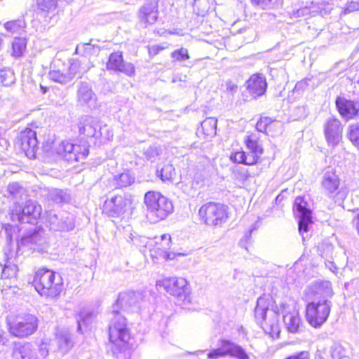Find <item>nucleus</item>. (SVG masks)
I'll return each instance as SVG.
<instances>
[{
    "label": "nucleus",
    "mask_w": 359,
    "mask_h": 359,
    "mask_svg": "<svg viewBox=\"0 0 359 359\" xmlns=\"http://www.w3.org/2000/svg\"><path fill=\"white\" fill-rule=\"evenodd\" d=\"M144 203L147 217L154 223L165 219L173 212L172 201L158 191H147L144 194Z\"/></svg>",
    "instance_id": "obj_1"
},
{
    "label": "nucleus",
    "mask_w": 359,
    "mask_h": 359,
    "mask_svg": "<svg viewBox=\"0 0 359 359\" xmlns=\"http://www.w3.org/2000/svg\"><path fill=\"white\" fill-rule=\"evenodd\" d=\"M79 132L87 137H94L96 135L99 125L96 118L91 116H86L81 121Z\"/></svg>",
    "instance_id": "obj_29"
},
{
    "label": "nucleus",
    "mask_w": 359,
    "mask_h": 359,
    "mask_svg": "<svg viewBox=\"0 0 359 359\" xmlns=\"http://www.w3.org/2000/svg\"><path fill=\"white\" fill-rule=\"evenodd\" d=\"M92 316H93V313H84L81 312L79 314V318L77 319V323H78L77 330L79 332H81V322L82 321L83 323H85L86 320H87L88 318H90Z\"/></svg>",
    "instance_id": "obj_54"
},
{
    "label": "nucleus",
    "mask_w": 359,
    "mask_h": 359,
    "mask_svg": "<svg viewBox=\"0 0 359 359\" xmlns=\"http://www.w3.org/2000/svg\"><path fill=\"white\" fill-rule=\"evenodd\" d=\"M142 297L139 292H127L121 293L117 299L116 304L114 306L117 309L119 306L123 309H129L136 306L142 300Z\"/></svg>",
    "instance_id": "obj_25"
},
{
    "label": "nucleus",
    "mask_w": 359,
    "mask_h": 359,
    "mask_svg": "<svg viewBox=\"0 0 359 359\" xmlns=\"http://www.w3.org/2000/svg\"><path fill=\"white\" fill-rule=\"evenodd\" d=\"M248 153L243 151H236L231 153L230 155V159L233 163H242L248 165H255V163H250L248 161Z\"/></svg>",
    "instance_id": "obj_40"
},
{
    "label": "nucleus",
    "mask_w": 359,
    "mask_h": 359,
    "mask_svg": "<svg viewBox=\"0 0 359 359\" xmlns=\"http://www.w3.org/2000/svg\"><path fill=\"white\" fill-rule=\"evenodd\" d=\"M57 152L67 161L79 162L87 157L88 149L85 145L81 146L69 142H62L58 148Z\"/></svg>",
    "instance_id": "obj_11"
},
{
    "label": "nucleus",
    "mask_w": 359,
    "mask_h": 359,
    "mask_svg": "<svg viewBox=\"0 0 359 359\" xmlns=\"http://www.w3.org/2000/svg\"><path fill=\"white\" fill-rule=\"evenodd\" d=\"M167 292L180 299H185L189 293L187 281L184 278H166L160 282Z\"/></svg>",
    "instance_id": "obj_16"
},
{
    "label": "nucleus",
    "mask_w": 359,
    "mask_h": 359,
    "mask_svg": "<svg viewBox=\"0 0 359 359\" xmlns=\"http://www.w3.org/2000/svg\"><path fill=\"white\" fill-rule=\"evenodd\" d=\"M33 284L37 292L46 297H57L63 290L62 278L60 276L56 278L55 272L46 269L36 272Z\"/></svg>",
    "instance_id": "obj_2"
},
{
    "label": "nucleus",
    "mask_w": 359,
    "mask_h": 359,
    "mask_svg": "<svg viewBox=\"0 0 359 359\" xmlns=\"http://www.w3.org/2000/svg\"><path fill=\"white\" fill-rule=\"evenodd\" d=\"M96 95L92 90L91 85L86 81H81L78 85L76 100L80 105H90L96 101Z\"/></svg>",
    "instance_id": "obj_24"
},
{
    "label": "nucleus",
    "mask_w": 359,
    "mask_h": 359,
    "mask_svg": "<svg viewBox=\"0 0 359 359\" xmlns=\"http://www.w3.org/2000/svg\"><path fill=\"white\" fill-rule=\"evenodd\" d=\"M238 90V86L233 82L229 81L226 82V91L234 94Z\"/></svg>",
    "instance_id": "obj_56"
},
{
    "label": "nucleus",
    "mask_w": 359,
    "mask_h": 359,
    "mask_svg": "<svg viewBox=\"0 0 359 359\" xmlns=\"http://www.w3.org/2000/svg\"><path fill=\"white\" fill-rule=\"evenodd\" d=\"M294 114L297 119H301L306 117L309 111L305 106H299L295 108Z\"/></svg>",
    "instance_id": "obj_53"
},
{
    "label": "nucleus",
    "mask_w": 359,
    "mask_h": 359,
    "mask_svg": "<svg viewBox=\"0 0 359 359\" xmlns=\"http://www.w3.org/2000/svg\"><path fill=\"white\" fill-rule=\"evenodd\" d=\"M69 66L67 69L70 76L74 79L76 76L79 75L81 76L87 70L82 67V61L77 59H71L69 61Z\"/></svg>",
    "instance_id": "obj_35"
},
{
    "label": "nucleus",
    "mask_w": 359,
    "mask_h": 359,
    "mask_svg": "<svg viewBox=\"0 0 359 359\" xmlns=\"http://www.w3.org/2000/svg\"><path fill=\"white\" fill-rule=\"evenodd\" d=\"M148 161H153L160 154V149L156 146H150L144 153Z\"/></svg>",
    "instance_id": "obj_51"
},
{
    "label": "nucleus",
    "mask_w": 359,
    "mask_h": 359,
    "mask_svg": "<svg viewBox=\"0 0 359 359\" xmlns=\"http://www.w3.org/2000/svg\"><path fill=\"white\" fill-rule=\"evenodd\" d=\"M38 8L42 11L50 12L55 10L57 0H36Z\"/></svg>",
    "instance_id": "obj_45"
},
{
    "label": "nucleus",
    "mask_w": 359,
    "mask_h": 359,
    "mask_svg": "<svg viewBox=\"0 0 359 359\" xmlns=\"http://www.w3.org/2000/svg\"><path fill=\"white\" fill-rule=\"evenodd\" d=\"M12 359H38L36 351L29 342H14Z\"/></svg>",
    "instance_id": "obj_23"
},
{
    "label": "nucleus",
    "mask_w": 359,
    "mask_h": 359,
    "mask_svg": "<svg viewBox=\"0 0 359 359\" xmlns=\"http://www.w3.org/2000/svg\"><path fill=\"white\" fill-rule=\"evenodd\" d=\"M59 350L67 353L73 346L71 334L67 332H61L57 337Z\"/></svg>",
    "instance_id": "obj_33"
},
{
    "label": "nucleus",
    "mask_w": 359,
    "mask_h": 359,
    "mask_svg": "<svg viewBox=\"0 0 359 359\" xmlns=\"http://www.w3.org/2000/svg\"><path fill=\"white\" fill-rule=\"evenodd\" d=\"M175 175V168L171 164H167L161 168L159 176L163 182H172Z\"/></svg>",
    "instance_id": "obj_41"
},
{
    "label": "nucleus",
    "mask_w": 359,
    "mask_h": 359,
    "mask_svg": "<svg viewBox=\"0 0 359 359\" xmlns=\"http://www.w3.org/2000/svg\"><path fill=\"white\" fill-rule=\"evenodd\" d=\"M246 84L249 93L255 98L263 95L267 88L266 79L261 74H253Z\"/></svg>",
    "instance_id": "obj_22"
},
{
    "label": "nucleus",
    "mask_w": 359,
    "mask_h": 359,
    "mask_svg": "<svg viewBox=\"0 0 359 359\" xmlns=\"http://www.w3.org/2000/svg\"><path fill=\"white\" fill-rule=\"evenodd\" d=\"M324 351L323 349H317V351L315 354V359H325L324 358Z\"/></svg>",
    "instance_id": "obj_58"
},
{
    "label": "nucleus",
    "mask_w": 359,
    "mask_h": 359,
    "mask_svg": "<svg viewBox=\"0 0 359 359\" xmlns=\"http://www.w3.org/2000/svg\"><path fill=\"white\" fill-rule=\"evenodd\" d=\"M158 15V0H146L137 12L138 20L144 27L155 24Z\"/></svg>",
    "instance_id": "obj_12"
},
{
    "label": "nucleus",
    "mask_w": 359,
    "mask_h": 359,
    "mask_svg": "<svg viewBox=\"0 0 359 359\" xmlns=\"http://www.w3.org/2000/svg\"><path fill=\"white\" fill-rule=\"evenodd\" d=\"M0 145L3 149H7L9 146V142L4 138H0Z\"/></svg>",
    "instance_id": "obj_59"
},
{
    "label": "nucleus",
    "mask_w": 359,
    "mask_h": 359,
    "mask_svg": "<svg viewBox=\"0 0 359 359\" xmlns=\"http://www.w3.org/2000/svg\"><path fill=\"white\" fill-rule=\"evenodd\" d=\"M225 355H230L238 359L249 358L248 354L241 346L229 340H222L220 347L211 351L208 355L209 358H217Z\"/></svg>",
    "instance_id": "obj_14"
},
{
    "label": "nucleus",
    "mask_w": 359,
    "mask_h": 359,
    "mask_svg": "<svg viewBox=\"0 0 359 359\" xmlns=\"http://www.w3.org/2000/svg\"><path fill=\"white\" fill-rule=\"evenodd\" d=\"M270 123V118L261 117L256 124V129L262 133L268 134V127Z\"/></svg>",
    "instance_id": "obj_52"
},
{
    "label": "nucleus",
    "mask_w": 359,
    "mask_h": 359,
    "mask_svg": "<svg viewBox=\"0 0 359 359\" xmlns=\"http://www.w3.org/2000/svg\"><path fill=\"white\" fill-rule=\"evenodd\" d=\"M359 10V3L356 1H351L347 4L345 13H351Z\"/></svg>",
    "instance_id": "obj_55"
},
{
    "label": "nucleus",
    "mask_w": 359,
    "mask_h": 359,
    "mask_svg": "<svg viewBox=\"0 0 359 359\" xmlns=\"http://www.w3.org/2000/svg\"><path fill=\"white\" fill-rule=\"evenodd\" d=\"M344 348L340 345H334L330 350V359H342L344 356Z\"/></svg>",
    "instance_id": "obj_49"
},
{
    "label": "nucleus",
    "mask_w": 359,
    "mask_h": 359,
    "mask_svg": "<svg viewBox=\"0 0 359 359\" xmlns=\"http://www.w3.org/2000/svg\"><path fill=\"white\" fill-rule=\"evenodd\" d=\"M343 126L334 116L329 117L324 124V133L330 146L336 147L342 138Z\"/></svg>",
    "instance_id": "obj_17"
},
{
    "label": "nucleus",
    "mask_w": 359,
    "mask_h": 359,
    "mask_svg": "<svg viewBox=\"0 0 359 359\" xmlns=\"http://www.w3.org/2000/svg\"><path fill=\"white\" fill-rule=\"evenodd\" d=\"M335 103L339 113L346 120L351 119L359 114L358 101L348 100L344 97H337Z\"/></svg>",
    "instance_id": "obj_20"
},
{
    "label": "nucleus",
    "mask_w": 359,
    "mask_h": 359,
    "mask_svg": "<svg viewBox=\"0 0 359 359\" xmlns=\"http://www.w3.org/2000/svg\"><path fill=\"white\" fill-rule=\"evenodd\" d=\"M20 140L21 148L26 155L34 156L38 144L36 132L30 128H27L21 133Z\"/></svg>",
    "instance_id": "obj_21"
},
{
    "label": "nucleus",
    "mask_w": 359,
    "mask_h": 359,
    "mask_svg": "<svg viewBox=\"0 0 359 359\" xmlns=\"http://www.w3.org/2000/svg\"><path fill=\"white\" fill-rule=\"evenodd\" d=\"M254 229H255V228L251 229L249 231L248 235H246L247 238H248V237H250L251 236V233H252V232L253 231Z\"/></svg>",
    "instance_id": "obj_62"
},
{
    "label": "nucleus",
    "mask_w": 359,
    "mask_h": 359,
    "mask_svg": "<svg viewBox=\"0 0 359 359\" xmlns=\"http://www.w3.org/2000/svg\"><path fill=\"white\" fill-rule=\"evenodd\" d=\"M27 46L25 38L15 37L12 43L13 56L18 57L22 55Z\"/></svg>",
    "instance_id": "obj_37"
},
{
    "label": "nucleus",
    "mask_w": 359,
    "mask_h": 359,
    "mask_svg": "<svg viewBox=\"0 0 359 359\" xmlns=\"http://www.w3.org/2000/svg\"><path fill=\"white\" fill-rule=\"evenodd\" d=\"M269 305L267 299L262 297L258 298L255 309V318L266 334L274 337L280 333L278 313L273 310L269 309Z\"/></svg>",
    "instance_id": "obj_3"
},
{
    "label": "nucleus",
    "mask_w": 359,
    "mask_h": 359,
    "mask_svg": "<svg viewBox=\"0 0 359 359\" xmlns=\"http://www.w3.org/2000/svg\"><path fill=\"white\" fill-rule=\"evenodd\" d=\"M26 24L23 19L11 20L4 24V28L11 34H21L25 28Z\"/></svg>",
    "instance_id": "obj_34"
},
{
    "label": "nucleus",
    "mask_w": 359,
    "mask_h": 359,
    "mask_svg": "<svg viewBox=\"0 0 359 359\" xmlns=\"http://www.w3.org/2000/svg\"><path fill=\"white\" fill-rule=\"evenodd\" d=\"M112 314L113 317L109 327V338L113 345V352L115 354L126 348L130 339V334L126 318L115 307L113 309Z\"/></svg>",
    "instance_id": "obj_4"
},
{
    "label": "nucleus",
    "mask_w": 359,
    "mask_h": 359,
    "mask_svg": "<svg viewBox=\"0 0 359 359\" xmlns=\"http://www.w3.org/2000/svg\"><path fill=\"white\" fill-rule=\"evenodd\" d=\"M217 120L213 117H209L201 123V128L207 135L216 134Z\"/></svg>",
    "instance_id": "obj_38"
},
{
    "label": "nucleus",
    "mask_w": 359,
    "mask_h": 359,
    "mask_svg": "<svg viewBox=\"0 0 359 359\" xmlns=\"http://www.w3.org/2000/svg\"><path fill=\"white\" fill-rule=\"evenodd\" d=\"M285 328L290 333H297L301 325V319L297 311L289 312L283 316Z\"/></svg>",
    "instance_id": "obj_28"
},
{
    "label": "nucleus",
    "mask_w": 359,
    "mask_h": 359,
    "mask_svg": "<svg viewBox=\"0 0 359 359\" xmlns=\"http://www.w3.org/2000/svg\"><path fill=\"white\" fill-rule=\"evenodd\" d=\"M308 299L318 301L319 299H329L333 294L332 284L328 280H316L306 290Z\"/></svg>",
    "instance_id": "obj_15"
},
{
    "label": "nucleus",
    "mask_w": 359,
    "mask_h": 359,
    "mask_svg": "<svg viewBox=\"0 0 359 359\" xmlns=\"http://www.w3.org/2000/svg\"><path fill=\"white\" fill-rule=\"evenodd\" d=\"M348 136L352 144L359 149V122L349 126Z\"/></svg>",
    "instance_id": "obj_39"
},
{
    "label": "nucleus",
    "mask_w": 359,
    "mask_h": 359,
    "mask_svg": "<svg viewBox=\"0 0 359 359\" xmlns=\"http://www.w3.org/2000/svg\"><path fill=\"white\" fill-rule=\"evenodd\" d=\"M116 185L120 187H126L134 182L135 178L128 172H123L115 177Z\"/></svg>",
    "instance_id": "obj_42"
},
{
    "label": "nucleus",
    "mask_w": 359,
    "mask_h": 359,
    "mask_svg": "<svg viewBox=\"0 0 359 359\" xmlns=\"http://www.w3.org/2000/svg\"><path fill=\"white\" fill-rule=\"evenodd\" d=\"M354 305L358 308L359 310V290L355 293V299L354 300Z\"/></svg>",
    "instance_id": "obj_61"
},
{
    "label": "nucleus",
    "mask_w": 359,
    "mask_h": 359,
    "mask_svg": "<svg viewBox=\"0 0 359 359\" xmlns=\"http://www.w3.org/2000/svg\"><path fill=\"white\" fill-rule=\"evenodd\" d=\"M340 184V179L334 170H325L322 177L321 186L326 195L332 198L338 196L340 199L344 198L345 191H342Z\"/></svg>",
    "instance_id": "obj_10"
},
{
    "label": "nucleus",
    "mask_w": 359,
    "mask_h": 359,
    "mask_svg": "<svg viewBox=\"0 0 359 359\" xmlns=\"http://www.w3.org/2000/svg\"><path fill=\"white\" fill-rule=\"evenodd\" d=\"M49 78L62 85H67L73 81L67 69L61 70H51L49 74Z\"/></svg>",
    "instance_id": "obj_32"
},
{
    "label": "nucleus",
    "mask_w": 359,
    "mask_h": 359,
    "mask_svg": "<svg viewBox=\"0 0 359 359\" xmlns=\"http://www.w3.org/2000/svg\"><path fill=\"white\" fill-rule=\"evenodd\" d=\"M47 222L50 225V229L54 231H69L72 229L71 224H67L66 221L59 218L58 215L53 212L48 213Z\"/></svg>",
    "instance_id": "obj_30"
},
{
    "label": "nucleus",
    "mask_w": 359,
    "mask_h": 359,
    "mask_svg": "<svg viewBox=\"0 0 359 359\" xmlns=\"http://www.w3.org/2000/svg\"><path fill=\"white\" fill-rule=\"evenodd\" d=\"M15 82L14 73L11 69L0 70V83L5 86H11Z\"/></svg>",
    "instance_id": "obj_43"
},
{
    "label": "nucleus",
    "mask_w": 359,
    "mask_h": 359,
    "mask_svg": "<svg viewBox=\"0 0 359 359\" xmlns=\"http://www.w3.org/2000/svg\"><path fill=\"white\" fill-rule=\"evenodd\" d=\"M156 249L163 254V257L166 259H170V253L168 252V250L170 249L172 245L170 235L166 233L163 234L160 238L156 237Z\"/></svg>",
    "instance_id": "obj_31"
},
{
    "label": "nucleus",
    "mask_w": 359,
    "mask_h": 359,
    "mask_svg": "<svg viewBox=\"0 0 359 359\" xmlns=\"http://www.w3.org/2000/svg\"><path fill=\"white\" fill-rule=\"evenodd\" d=\"M41 205L34 201L28 200L24 205L15 203L11 210V219L20 223L36 222L41 214Z\"/></svg>",
    "instance_id": "obj_7"
},
{
    "label": "nucleus",
    "mask_w": 359,
    "mask_h": 359,
    "mask_svg": "<svg viewBox=\"0 0 359 359\" xmlns=\"http://www.w3.org/2000/svg\"><path fill=\"white\" fill-rule=\"evenodd\" d=\"M252 4L262 9L273 8L278 5V0H251Z\"/></svg>",
    "instance_id": "obj_47"
},
{
    "label": "nucleus",
    "mask_w": 359,
    "mask_h": 359,
    "mask_svg": "<svg viewBox=\"0 0 359 359\" xmlns=\"http://www.w3.org/2000/svg\"><path fill=\"white\" fill-rule=\"evenodd\" d=\"M171 57L177 61L184 62L189 59V55L188 50L184 48L174 50L171 53Z\"/></svg>",
    "instance_id": "obj_48"
},
{
    "label": "nucleus",
    "mask_w": 359,
    "mask_h": 359,
    "mask_svg": "<svg viewBox=\"0 0 359 359\" xmlns=\"http://www.w3.org/2000/svg\"><path fill=\"white\" fill-rule=\"evenodd\" d=\"M7 323L9 332L21 339L33 334L38 328V318L29 313L8 318Z\"/></svg>",
    "instance_id": "obj_5"
},
{
    "label": "nucleus",
    "mask_w": 359,
    "mask_h": 359,
    "mask_svg": "<svg viewBox=\"0 0 359 359\" xmlns=\"http://www.w3.org/2000/svg\"><path fill=\"white\" fill-rule=\"evenodd\" d=\"M132 203L130 194H116L109 197L103 205V212L109 217H118L123 215Z\"/></svg>",
    "instance_id": "obj_9"
},
{
    "label": "nucleus",
    "mask_w": 359,
    "mask_h": 359,
    "mask_svg": "<svg viewBox=\"0 0 359 359\" xmlns=\"http://www.w3.org/2000/svg\"><path fill=\"white\" fill-rule=\"evenodd\" d=\"M247 148L250 150L248 153V161L250 163L256 164L264 152V149L257 141V137L255 135H249L245 140Z\"/></svg>",
    "instance_id": "obj_26"
},
{
    "label": "nucleus",
    "mask_w": 359,
    "mask_h": 359,
    "mask_svg": "<svg viewBox=\"0 0 359 359\" xmlns=\"http://www.w3.org/2000/svg\"><path fill=\"white\" fill-rule=\"evenodd\" d=\"M353 222L359 234V213L354 217Z\"/></svg>",
    "instance_id": "obj_60"
},
{
    "label": "nucleus",
    "mask_w": 359,
    "mask_h": 359,
    "mask_svg": "<svg viewBox=\"0 0 359 359\" xmlns=\"http://www.w3.org/2000/svg\"><path fill=\"white\" fill-rule=\"evenodd\" d=\"M39 352L43 357H46L48 354L47 346L44 344H41L39 347Z\"/></svg>",
    "instance_id": "obj_57"
},
{
    "label": "nucleus",
    "mask_w": 359,
    "mask_h": 359,
    "mask_svg": "<svg viewBox=\"0 0 359 359\" xmlns=\"http://www.w3.org/2000/svg\"><path fill=\"white\" fill-rule=\"evenodd\" d=\"M7 191L12 196L17 198L20 196V194L24 191V189L18 183L13 182L8 184Z\"/></svg>",
    "instance_id": "obj_50"
},
{
    "label": "nucleus",
    "mask_w": 359,
    "mask_h": 359,
    "mask_svg": "<svg viewBox=\"0 0 359 359\" xmlns=\"http://www.w3.org/2000/svg\"><path fill=\"white\" fill-rule=\"evenodd\" d=\"M44 196L48 201L55 203H66L70 201V194L67 190L48 188L44 190Z\"/></svg>",
    "instance_id": "obj_27"
},
{
    "label": "nucleus",
    "mask_w": 359,
    "mask_h": 359,
    "mask_svg": "<svg viewBox=\"0 0 359 359\" xmlns=\"http://www.w3.org/2000/svg\"><path fill=\"white\" fill-rule=\"evenodd\" d=\"M107 68L109 70L123 72L128 76L135 74L134 65L130 62H124L122 53L119 51L112 53L109 55Z\"/></svg>",
    "instance_id": "obj_19"
},
{
    "label": "nucleus",
    "mask_w": 359,
    "mask_h": 359,
    "mask_svg": "<svg viewBox=\"0 0 359 359\" xmlns=\"http://www.w3.org/2000/svg\"><path fill=\"white\" fill-rule=\"evenodd\" d=\"M294 212L299 218V231L300 233L306 232L308 226L312 223L311 210L308 207V203L304 197L298 196L294 203Z\"/></svg>",
    "instance_id": "obj_13"
},
{
    "label": "nucleus",
    "mask_w": 359,
    "mask_h": 359,
    "mask_svg": "<svg viewBox=\"0 0 359 359\" xmlns=\"http://www.w3.org/2000/svg\"><path fill=\"white\" fill-rule=\"evenodd\" d=\"M18 272V266L15 264L6 263L1 272V278H15Z\"/></svg>",
    "instance_id": "obj_44"
},
{
    "label": "nucleus",
    "mask_w": 359,
    "mask_h": 359,
    "mask_svg": "<svg viewBox=\"0 0 359 359\" xmlns=\"http://www.w3.org/2000/svg\"><path fill=\"white\" fill-rule=\"evenodd\" d=\"M332 303L329 299H319L308 303L306 310V318L308 323L315 328L324 324L330 313Z\"/></svg>",
    "instance_id": "obj_6"
},
{
    "label": "nucleus",
    "mask_w": 359,
    "mask_h": 359,
    "mask_svg": "<svg viewBox=\"0 0 359 359\" xmlns=\"http://www.w3.org/2000/svg\"><path fill=\"white\" fill-rule=\"evenodd\" d=\"M200 219L207 225H221L226 219V207L210 202L203 205L198 211Z\"/></svg>",
    "instance_id": "obj_8"
},
{
    "label": "nucleus",
    "mask_w": 359,
    "mask_h": 359,
    "mask_svg": "<svg viewBox=\"0 0 359 359\" xmlns=\"http://www.w3.org/2000/svg\"><path fill=\"white\" fill-rule=\"evenodd\" d=\"M283 124L281 121L271 120L270 118L269 126L268 127V134L271 136H276L282 133Z\"/></svg>",
    "instance_id": "obj_46"
},
{
    "label": "nucleus",
    "mask_w": 359,
    "mask_h": 359,
    "mask_svg": "<svg viewBox=\"0 0 359 359\" xmlns=\"http://www.w3.org/2000/svg\"><path fill=\"white\" fill-rule=\"evenodd\" d=\"M99 51L100 47L97 45L92 44L91 42L79 44L76 48V53H81L86 57L97 54Z\"/></svg>",
    "instance_id": "obj_36"
},
{
    "label": "nucleus",
    "mask_w": 359,
    "mask_h": 359,
    "mask_svg": "<svg viewBox=\"0 0 359 359\" xmlns=\"http://www.w3.org/2000/svg\"><path fill=\"white\" fill-rule=\"evenodd\" d=\"M46 243V239L43 236V230H34L23 236L18 242V248H28L30 250L41 251L43 250V245Z\"/></svg>",
    "instance_id": "obj_18"
}]
</instances>
